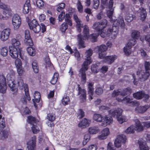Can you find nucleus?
Masks as SVG:
<instances>
[{
    "label": "nucleus",
    "instance_id": "1",
    "mask_svg": "<svg viewBox=\"0 0 150 150\" xmlns=\"http://www.w3.org/2000/svg\"><path fill=\"white\" fill-rule=\"evenodd\" d=\"M108 21L103 19L100 22H96L93 24L92 28L93 29L98 30L100 33L101 37L103 38L106 36L110 37L112 39H115L118 33L117 28L112 27V29H108L106 31L104 30L107 25Z\"/></svg>",
    "mask_w": 150,
    "mask_h": 150
},
{
    "label": "nucleus",
    "instance_id": "2",
    "mask_svg": "<svg viewBox=\"0 0 150 150\" xmlns=\"http://www.w3.org/2000/svg\"><path fill=\"white\" fill-rule=\"evenodd\" d=\"M93 54V51L91 49L86 51L85 53L86 61L82 65V67L80 70L79 76L81 77V81L85 83L86 80V76L85 71L88 69V65L91 64L92 61L91 56Z\"/></svg>",
    "mask_w": 150,
    "mask_h": 150
},
{
    "label": "nucleus",
    "instance_id": "3",
    "mask_svg": "<svg viewBox=\"0 0 150 150\" xmlns=\"http://www.w3.org/2000/svg\"><path fill=\"white\" fill-rule=\"evenodd\" d=\"M144 67L146 70L145 72L142 71H138L136 75L133 74L134 79L133 82L134 85H137L139 80L141 81H143L147 79L150 75L148 71L150 69V64L149 62H146L144 63Z\"/></svg>",
    "mask_w": 150,
    "mask_h": 150
},
{
    "label": "nucleus",
    "instance_id": "4",
    "mask_svg": "<svg viewBox=\"0 0 150 150\" xmlns=\"http://www.w3.org/2000/svg\"><path fill=\"white\" fill-rule=\"evenodd\" d=\"M83 36L79 34L78 35V47L79 49L84 48L85 47L83 40H86L88 38L89 35V29L88 27L85 25L83 27Z\"/></svg>",
    "mask_w": 150,
    "mask_h": 150
},
{
    "label": "nucleus",
    "instance_id": "5",
    "mask_svg": "<svg viewBox=\"0 0 150 150\" xmlns=\"http://www.w3.org/2000/svg\"><path fill=\"white\" fill-rule=\"evenodd\" d=\"M122 112L121 109L117 108L110 110L109 111V113L113 116H116L117 120L119 123L122 124L127 122V120L125 116L122 115Z\"/></svg>",
    "mask_w": 150,
    "mask_h": 150
},
{
    "label": "nucleus",
    "instance_id": "6",
    "mask_svg": "<svg viewBox=\"0 0 150 150\" xmlns=\"http://www.w3.org/2000/svg\"><path fill=\"white\" fill-rule=\"evenodd\" d=\"M15 75V73L14 71L10 70L7 71V74L6 76L8 85L11 91L16 90V84L14 83Z\"/></svg>",
    "mask_w": 150,
    "mask_h": 150
},
{
    "label": "nucleus",
    "instance_id": "7",
    "mask_svg": "<svg viewBox=\"0 0 150 150\" xmlns=\"http://www.w3.org/2000/svg\"><path fill=\"white\" fill-rule=\"evenodd\" d=\"M9 54L11 57L13 59H16L20 55L21 57L23 53L22 48H16L13 47H9Z\"/></svg>",
    "mask_w": 150,
    "mask_h": 150
},
{
    "label": "nucleus",
    "instance_id": "8",
    "mask_svg": "<svg viewBox=\"0 0 150 150\" xmlns=\"http://www.w3.org/2000/svg\"><path fill=\"white\" fill-rule=\"evenodd\" d=\"M12 22L13 29L17 30L21 23V20L19 16L17 14L14 15L12 18Z\"/></svg>",
    "mask_w": 150,
    "mask_h": 150
},
{
    "label": "nucleus",
    "instance_id": "9",
    "mask_svg": "<svg viewBox=\"0 0 150 150\" xmlns=\"http://www.w3.org/2000/svg\"><path fill=\"white\" fill-rule=\"evenodd\" d=\"M132 92V91L129 88H127L124 89L122 91L120 89L114 90L112 94V97H115L120 95L124 96L125 95L129 94Z\"/></svg>",
    "mask_w": 150,
    "mask_h": 150
},
{
    "label": "nucleus",
    "instance_id": "10",
    "mask_svg": "<svg viewBox=\"0 0 150 150\" xmlns=\"http://www.w3.org/2000/svg\"><path fill=\"white\" fill-rule=\"evenodd\" d=\"M113 4L112 0H110L109 1L108 6V9L107 10V16L109 18L110 22L112 23L113 21V16H112L113 13L114 9L112 8Z\"/></svg>",
    "mask_w": 150,
    "mask_h": 150
},
{
    "label": "nucleus",
    "instance_id": "11",
    "mask_svg": "<svg viewBox=\"0 0 150 150\" xmlns=\"http://www.w3.org/2000/svg\"><path fill=\"white\" fill-rule=\"evenodd\" d=\"M11 30L9 28H6L3 31H0V40L5 41L9 38Z\"/></svg>",
    "mask_w": 150,
    "mask_h": 150
},
{
    "label": "nucleus",
    "instance_id": "12",
    "mask_svg": "<svg viewBox=\"0 0 150 150\" xmlns=\"http://www.w3.org/2000/svg\"><path fill=\"white\" fill-rule=\"evenodd\" d=\"M98 49V57L100 59L103 58L106 55V51L108 50V48L105 45H101L97 47Z\"/></svg>",
    "mask_w": 150,
    "mask_h": 150
},
{
    "label": "nucleus",
    "instance_id": "13",
    "mask_svg": "<svg viewBox=\"0 0 150 150\" xmlns=\"http://www.w3.org/2000/svg\"><path fill=\"white\" fill-rule=\"evenodd\" d=\"M6 89V78L4 76L0 75V92L3 93H5Z\"/></svg>",
    "mask_w": 150,
    "mask_h": 150
},
{
    "label": "nucleus",
    "instance_id": "14",
    "mask_svg": "<svg viewBox=\"0 0 150 150\" xmlns=\"http://www.w3.org/2000/svg\"><path fill=\"white\" fill-rule=\"evenodd\" d=\"M113 122L112 118L108 115L103 116L101 125L104 127H105L108 125H110Z\"/></svg>",
    "mask_w": 150,
    "mask_h": 150
},
{
    "label": "nucleus",
    "instance_id": "15",
    "mask_svg": "<svg viewBox=\"0 0 150 150\" xmlns=\"http://www.w3.org/2000/svg\"><path fill=\"white\" fill-rule=\"evenodd\" d=\"M110 134V130L108 127L103 129L100 132V134L98 136V138L100 140H103L107 138Z\"/></svg>",
    "mask_w": 150,
    "mask_h": 150
},
{
    "label": "nucleus",
    "instance_id": "16",
    "mask_svg": "<svg viewBox=\"0 0 150 150\" xmlns=\"http://www.w3.org/2000/svg\"><path fill=\"white\" fill-rule=\"evenodd\" d=\"M125 25V23L124 19L122 17L120 16L118 19L114 21L112 27H114L115 28H117L120 26L122 27H124Z\"/></svg>",
    "mask_w": 150,
    "mask_h": 150
},
{
    "label": "nucleus",
    "instance_id": "17",
    "mask_svg": "<svg viewBox=\"0 0 150 150\" xmlns=\"http://www.w3.org/2000/svg\"><path fill=\"white\" fill-rule=\"evenodd\" d=\"M36 137L33 136L31 140L28 141L27 143V147L28 150H35Z\"/></svg>",
    "mask_w": 150,
    "mask_h": 150
},
{
    "label": "nucleus",
    "instance_id": "18",
    "mask_svg": "<svg viewBox=\"0 0 150 150\" xmlns=\"http://www.w3.org/2000/svg\"><path fill=\"white\" fill-rule=\"evenodd\" d=\"M138 16L139 17L140 20L143 21L145 20L146 16V13L145 10L141 8L137 11Z\"/></svg>",
    "mask_w": 150,
    "mask_h": 150
},
{
    "label": "nucleus",
    "instance_id": "19",
    "mask_svg": "<svg viewBox=\"0 0 150 150\" xmlns=\"http://www.w3.org/2000/svg\"><path fill=\"white\" fill-rule=\"evenodd\" d=\"M103 58V61L109 64H111L117 59V56L115 55L110 56H106V55Z\"/></svg>",
    "mask_w": 150,
    "mask_h": 150
},
{
    "label": "nucleus",
    "instance_id": "20",
    "mask_svg": "<svg viewBox=\"0 0 150 150\" xmlns=\"http://www.w3.org/2000/svg\"><path fill=\"white\" fill-rule=\"evenodd\" d=\"M10 43L11 45L9 47H13L16 48H21V41L19 40L16 39L15 38H12L10 41Z\"/></svg>",
    "mask_w": 150,
    "mask_h": 150
},
{
    "label": "nucleus",
    "instance_id": "21",
    "mask_svg": "<svg viewBox=\"0 0 150 150\" xmlns=\"http://www.w3.org/2000/svg\"><path fill=\"white\" fill-rule=\"evenodd\" d=\"M134 122V130L138 132L142 131L144 129V127L139 120L136 119L135 120Z\"/></svg>",
    "mask_w": 150,
    "mask_h": 150
},
{
    "label": "nucleus",
    "instance_id": "22",
    "mask_svg": "<svg viewBox=\"0 0 150 150\" xmlns=\"http://www.w3.org/2000/svg\"><path fill=\"white\" fill-rule=\"evenodd\" d=\"M14 83L16 84V90L12 91H16L17 90V87L18 86L20 89H22L24 88V86L25 84H24L23 80L21 77L18 78L17 81L15 82L14 81Z\"/></svg>",
    "mask_w": 150,
    "mask_h": 150
},
{
    "label": "nucleus",
    "instance_id": "23",
    "mask_svg": "<svg viewBox=\"0 0 150 150\" xmlns=\"http://www.w3.org/2000/svg\"><path fill=\"white\" fill-rule=\"evenodd\" d=\"M74 18L76 23V27L77 30L79 32H80L81 31V28L83 27V25L81 23V21L79 19L76 15H74Z\"/></svg>",
    "mask_w": 150,
    "mask_h": 150
},
{
    "label": "nucleus",
    "instance_id": "24",
    "mask_svg": "<svg viewBox=\"0 0 150 150\" xmlns=\"http://www.w3.org/2000/svg\"><path fill=\"white\" fill-rule=\"evenodd\" d=\"M93 82H90L89 83L88 85V93L89 96V99L90 100H92L93 98L92 96L93 93Z\"/></svg>",
    "mask_w": 150,
    "mask_h": 150
},
{
    "label": "nucleus",
    "instance_id": "25",
    "mask_svg": "<svg viewBox=\"0 0 150 150\" xmlns=\"http://www.w3.org/2000/svg\"><path fill=\"white\" fill-rule=\"evenodd\" d=\"M139 144L140 150H149V149L146 144L145 141L142 139H140L139 140Z\"/></svg>",
    "mask_w": 150,
    "mask_h": 150
},
{
    "label": "nucleus",
    "instance_id": "26",
    "mask_svg": "<svg viewBox=\"0 0 150 150\" xmlns=\"http://www.w3.org/2000/svg\"><path fill=\"white\" fill-rule=\"evenodd\" d=\"M91 122L90 120L84 118L79 124V127H86L89 126Z\"/></svg>",
    "mask_w": 150,
    "mask_h": 150
},
{
    "label": "nucleus",
    "instance_id": "27",
    "mask_svg": "<svg viewBox=\"0 0 150 150\" xmlns=\"http://www.w3.org/2000/svg\"><path fill=\"white\" fill-rule=\"evenodd\" d=\"M79 94L80 95V98L81 102H84L86 100V92L85 90L79 88Z\"/></svg>",
    "mask_w": 150,
    "mask_h": 150
},
{
    "label": "nucleus",
    "instance_id": "28",
    "mask_svg": "<svg viewBox=\"0 0 150 150\" xmlns=\"http://www.w3.org/2000/svg\"><path fill=\"white\" fill-rule=\"evenodd\" d=\"M31 8L30 4V0H27L23 7V12L24 14H27L29 12V10Z\"/></svg>",
    "mask_w": 150,
    "mask_h": 150
},
{
    "label": "nucleus",
    "instance_id": "29",
    "mask_svg": "<svg viewBox=\"0 0 150 150\" xmlns=\"http://www.w3.org/2000/svg\"><path fill=\"white\" fill-rule=\"evenodd\" d=\"M34 99H33V101L36 109H37V105L35 102H36L37 103H38L39 102L40 98V93L38 92H35L34 96Z\"/></svg>",
    "mask_w": 150,
    "mask_h": 150
},
{
    "label": "nucleus",
    "instance_id": "30",
    "mask_svg": "<svg viewBox=\"0 0 150 150\" xmlns=\"http://www.w3.org/2000/svg\"><path fill=\"white\" fill-rule=\"evenodd\" d=\"M100 131L99 128L97 126L91 127L88 129V132L90 134H95L98 133Z\"/></svg>",
    "mask_w": 150,
    "mask_h": 150
},
{
    "label": "nucleus",
    "instance_id": "31",
    "mask_svg": "<svg viewBox=\"0 0 150 150\" xmlns=\"http://www.w3.org/2000/svg\"><path fill=\"white\" fill-rule=\"evenodd\" d=\"M149 107V106L148 105H145L142 106H138L136 108L135 110L139 113H143L146 111Z\"/></svg>",
    "mask_w": 150,
    "mask_h": 150
},
{
    "label": "nucleus",
    "instance_id": "32",
    "mask_svg": "<svg viewBox=\"0 0 150 150\" xmlns=\"http://www.w3.org/2000/svg\"><path fill=\"white\" fill-rule=\"evenodd\" d=\"M28 54L31 56H34L36 54L35 49L32 47H29L27 49Z\"/></svg>",
    "mask_w": 150,
    "mask_h": 150
},
{
    "label": "nucleus",
    "instance_id": "33",
    "mask_svg": "<svg viewBox=\"0 0 150 150\" xmlns=\"http://www.w3.org/2000/svg\"><path fill=\"white\" fill-rule=\"evenodd\" d=\"M8 132L5 130H0V139L4 140L8 137Z\"/></svg>",
    "mask_w": 150,
    "mask_h": 150
},
{
    "label": "nucleus",
    "instance_id": "34",
    "mask_svg": "<svg viewBox=\"0 0 150 150\" xmlns=\"http://www.w3.org/2000/svg\"><path fill=\"white\" fill-rule=\"evenodd\" d=\"M126 13L125 18V20L127 22H131L134 18L133 15L128 11Z\"/></svg>",
    "mask_w": 150,
    "mask_h": 150
},
{
    "label": "nucleus",
    "instance_id": "35",
    "mask_svg": "<svg viewBox=\"0 0 150 150\" xmlns=\"http://www.w3.org/2000/svg\"><path fill=\"white\" fill-rule=\"evenodd\" d=\"M103 116L100 114H95L93 115V119L96 121L102 122Z\"/></svg>",
    "mask_w": 150,
    "mask_h": 150
},
{
    "label": "nucleus",
    "instance_id": "36",
    "mask_svg": "<svg viewBox=\"0 0 150 150\" xmlns=\"http://www.w3.org/2000/svg\"><path fill=\"white\" fill-rule=\"evenodd\" d=\"M3 14L5 16V17L7 18V20L8 19V18L10 17L12 15L11 10L10 8L9 7L5 11H4L3 12Z\"/></svg>",
    "mask_w": 150,
    "mask_h": 150
},
{
    "label": "nucleus",
    "instance_id": "37",
    "mask_svg": "<svg viewBox=\"0 0 150 150\" xmlns=\"http://www.w3.org/2000/svg\"><path fill=\"white\" fill-rule=\"evenodd\" d=\"M134 125H131L128 127L125 130V132L127 134H133L134 132Z\"/></svg>",
    "mask_w": 150,
    "mask_h": 150
},
{
    "label": "nucleus",
    "instance_id": "38",
    "mask_svg": "<svg viewBox=\"0 0 150 150\" xmlns=\"http://www.w3.org/2000/svg\"><path fill=\"white\" fill-rule=\"evenodd\" d=\"M133 97L137 99H142L144 95V92L143 91L138 92L133 94Z\"/></svg>",
    "mask_w": 150,
    "mask_h": 150
},
{
    "label": "nucleus",
    "instance_id": "39",
    "mask_svg": "<svg viewBox=\"0 0 150 150\" xmlns=\"http://www.w3.org/2000/svg\"><path fill=\"white\" fill-rule=\"evenodd\" d=\"M8 50L7 47H2L0 50V53L3 57H6L8 54Z\"/></svg>",
    "mask_w": 150,
    "mask_h": 150
},
{
    "label": "nucleus",
    "instance_id": "40",
    "mask_svg": "<svg viewBox=\"0 0 150 150\" xmlns=\"http://www.w3.org/2000/svg\"><path fill=\"white\" fill-rule=\"evenodd\" d=\"M99 35L96 34H93L88 36V38L86 40H90L92 42H94L97 41V38Z\"/></svg>",
    "mask_w": 150,
    "mask_h": 150
},
{
    "label": "nucleus",
    "instance_id": "41",
    "mask_svg": "<svg viewBox=\"0 0 150 150\" xmlns=\"http://www.w3.org/2000/svg\"><path fill=\"white\" fill-rule=\"evenodd\" d=\"M131 36L133 39H137L140 36V33L137 30H133Z\"/></svg>",
    "mask_w": 150,
    "mask_h": 150
},
{
    "label": "nucleus",
    "instance_id": "42",
    "mask_svg": "<svg viewBox=\"0 0 150 150\" xmlns=\"http://www.w3.org/2000/svg\"><path fill=\"white\" fill-rule=\"evenodd\" d=\"M58 76L59 74L58 73H54L51 80V83L52 84H55L57 81Z\"/></svg>",
    "mask_w": 150,
    "mask_h": 150
},
{
    "label": "nucleus",
    "instance_id": "43",
    "mask_svg": "<svg viewBox=\"0 0 150 150\" xmlns=\"http://www.w3.org/2000/svg\"><path fill=\"white\" fill-rule=\"evenodd\" d=\"M116 100L119 102H122L126 103L132 102L131 99L127 97H126L122 98H116Z\"/></svg>",
    "mask_w": 150,
    "mask_h": 150
},
{
    "label": "nucleus",
    "instance_id": "44",
    "mask_svg": "<svg viewBox=\"0 0 150 150\" xmlns=\"http://www.w3.org/2000/svg\"><path fill=\"white\" fill-rule=\"evenodd\" d=\"M28 122L30 124L33 125L36 124V120L35 118L32 116H29L28 117Z\"/></svg>",
    "mask_w": 150,
    "mask_h": 150
},
{
    "label": "nucleus",
    "instance_id": "45",
    "mask_svg": "<svg viewBox=\"0 0 150 150\" xmlns=\"http://www.w3.org/2000/svg\"><path fill=\"white\" fill-rule=\"evenodd\" d=\"M17 71L20 76H23L25 74V71L23 67L17 68Z\"/></svg>",
    "mask_w": 150,
    "mask_h": 150
},
{
    "label": "nucleus",
    "instance_id": "46",
    "mask_svg": "<svg viewBox=\"0 0 150 150\" xmlns=\"http://www.w3.org/2000/svg\"><path fill=\"white\" fill-rule=\"evenodd\" d=\"M32 66L34 72L36 73H38V66L37 62L36 61H34L33 62Z\"/></svg>",
    "mask_w": 150,
    "mask_h": 150
},
{
    "label": "nucleus",
    "instance_id": "47",
    "mask_svg": "<svg viewBox=\"0 0 150 150\" xmlns=\"http://www.w3.org/2000/svg\"><path fill=\"white\" fill-rule=\"evenodd\" d=\"M37 21L35 19H33L31 22L28 23V25L31 30L35 27L38 24Z\"/></svg>",
    "mask_w": 150,
    "mask_h": 150
},
{
    "label": "nucleus",
    "instance_id": "48",
    "mask_svg": "<svg viewBox=\"0 0 150 150\" xmlns=\"http://www.w3.org/2000/svg\"><path fill=\"white\" fill-rule=\"evenodd\" d=\"M24 88L25 96L26 97L28 101H29L30 100V98L29 94V90L28 87V85L26 84H25L24 86Z\"/></svg>",
    "mask_w": 150,
    "mask_h": 150
},
{
    "label": "nucleus",
    "instance_id": "49",
    "mask_svg": "<svg viewBox=\"0 0 150 150\" xmlns=\"http://www.w3.org/2000/svg\"><path fill=\"white\" fill-rule=\"evenodd\" d=\"M69 100L68 96H64L63 97L62 100V102L64 105L68 104L69 103Z\"/></svg>",
    "mask_w": 150,
    "mask_h": 150
},
{
    "label": "nucleus",
    "instance_id": "50",
    "mask_svg": "<svg viewBox=\"0 0 150 150\" xmlns=\"http://www.w3.org/2000/svg\"><path fill=\"white\" fill-rule=\"evenodd\" d=\"M136 43V42L135 40L132 39L130 40L126 46L128 47L129 48L132 47L134 46Z\"/></svg>",
    "mask_w": 150,
    "mask_h": 150
},
{
    "label": "nucleus",
    "instance_id": "51",
    "mask_svg": "<svg viewBox=\"0 0 150 150\" xmlns=\"http://www.w3.org/2000/svg\"><path fill=\"white\" fill-rule=\"evenodd\" d=\"M78 11L79 12L82 13L83 11V6L82 5L81 3L79 0H78L76 4Z\"/></svg>",
    "mask_w": 150,
    "mask_h": 150
},
{
    "label": "nucleus",
    "instance_id": "52",
    "mask_svg": "<svg viewBox=\"0 0 150 150\" xmlns=\"http://www.w3.org/2000/svg\"><path fill=\"white\" fill-rule=\"evenodd\" d=\"M119 137H120L119 139L120 141L122 143H125L126 140V136L125 135L121 134L118 135L116 138H118Z\"/></svg>",
    "mask_w": 150,
    "mask_h": 150
},
{
    "label": "nucleus",
    "instance_id": "53",
    "mask_svg": "<svg viewBox=\"0 0 150 150\" xmlns=\"http://www.w3.org/2000/svg\"><path fill=\"white\" fill-rule=\"evenodd\" d=\"M65 4L64 3H61L59 4L57 6V11H58L60 12L65 8Z\"/></svg>",
    "mask_w": 150,
    "mask_h": 150
},
{
    "label": "nucleus",
    "instance_id": "54",
    "mask_svg": "<svg viewBox=\"0 0 150 150\" xmlns=\"http://www.w3.org/2000/svg\"><path fill=\"white\" fill-rule=\"evenodd\" d=\"M65 21L67 22L68 24L70 26L72 25V23L69 14H66Z\"/></svg>",
    "mask_w": 150,
    "mask_h": 150
},
{
    "label": "nucleus",
    "instance_id": "55",
    "mask_svg": "<svg viewBox=\"0 0 150 150\" xmlns=\"http://www.w3.org/2000/svg\"><path fill=\"white\" fill-rule=\"evenodd\" d=\"M15 64L16 68L22 67L21 60L18 58L15 60Z\"/></svg>",
    "mask_w": 150,
    "mask_h": 150
},
{
    "label": "nucleus",
    "instance_id": "56",
    "mask_svg": "<svg viewBox=\"0 0 150 150\" xmlns=\"http://www.w3.org/2000/svg\"><path fill=\"white\" fill-rule=\"evenodd\" d=\"M131 48L127 46L124 47V51L127 55H129L131 54L132 52L131 50Z\"/></svg>",
    "mask_w": 150,
    "mask_h": 150
},
{
    "label": "nucleus",
    "instance_id": "57",
    "mask_svg": "<svg viewBox=\"0 0 150 150\" xmlns=\"http://www.w3.org/2000/svg\"><path fill=\"white\" fill-rule=\"evenodd\" d=\"M144 39L149 43V45L150 46V35H148L146 36H141L140 38V40L142 41H143Z\"/></svg>",
    "mask_w": 150,
    "mask_h": 150
},
{
    "label": "nucleus",
    "instance_id": "58",
    "mask_svg": "<svg viewBox=\"0 0 150 150\" xmlns=\"http://www.w3.org/2000/svg\"><path fill=\"white\" fill-rule=\"evenodd\" d=\"M68 28V26L66 23H63L60 26V30L63 32H64Z\"/></svg>",
    "mask_w": 150,
    "mask_h": 150
},
{
    "label": "nucleus",
    "instance_id": "59",
    "mask_svg": "<svg viewBox=\"0 0 150 150\" xmlns=\"http://www.w3.org/2000/svg\"><path fill=\"white\" fill-rule=\"evenodd\" d=\"M36 3L37 6L40 8H42L44 6V2L42 0H37Z\"/></svg>",
    "mask_w": 150,
    "mask_h": 150
},
{
    "label": "nucleus",
    "instance_id": "60",
    "mask_svg": "<svg viewBox=\"0 0 150 150\" xmlns=\"http://www.w3.org/2000/svg\"><path fill=\"white\" fill-rule=\"evenodd\" d=\"M47 119L50 122L54 120L55 119V115L54 114L50 113L47 115Z\"/></svg>",
    "mask_w": 150,
    "mask_h": 150
},
{
    "label": "nucleus",
    "instance_id": "61",
    "mask_svg": "<svg viewBox=\"0 0 150 150\" xmlns=\"http://www.w3.org/2000/svg\"><path fill=\"white\" fill-rule=\"evenodd\" d=\"M31 128L32 132L34 134H37L39 132L40 130L39 128L38 127L36 124H33Z\"/></svg>",
    "mask_w": 150,
    "mask_h": 150
},
{
    "label": "nucleus",
    "instance_id": "62",
    "mask_svg": "<svg viewBox=\"0 0 150 150\" xmlns=\"http://www.w3.org/2000/svg\"><path fill=\"white\" fill-rule=\"evenodd\" d=\"M65 12L63 11L60 13L58 16V20L59 21H62L65 17Z\"/></svg>",
    "mask_w": 150,
    "mask_h": 150
},
{
    "label": "nucleus",
    "instance_id": "63",
    "mask_svg": "<svg viewBox=\"0 0 150 150\" xmlns=\"http://www.w3.org/2000/svg\"><path fill=\"white\" fill-rule=\"evenodd\" d=\"M24 42L28 45L32 46L33 44V40L31 38L25 39Z\"/></svg>",
    "mask_w": 150,
    "mask_h": 150
},
{
    "label": "nucleus",
    "instance_id": "64",
    "mask_svg": "<svg viewBox=\"0 0 150 150\" xmlns=\"http://www.w3.org/2000/svg\"><path fill=\"white\" fill-rule=\"evenodd\" d=\"M78 117L79 119L83 117L84 115V112L81 109H79L77 112Z\"/></svg>",
    "mask_w": 150,
    "mask_h": 150
}]
</instances>
